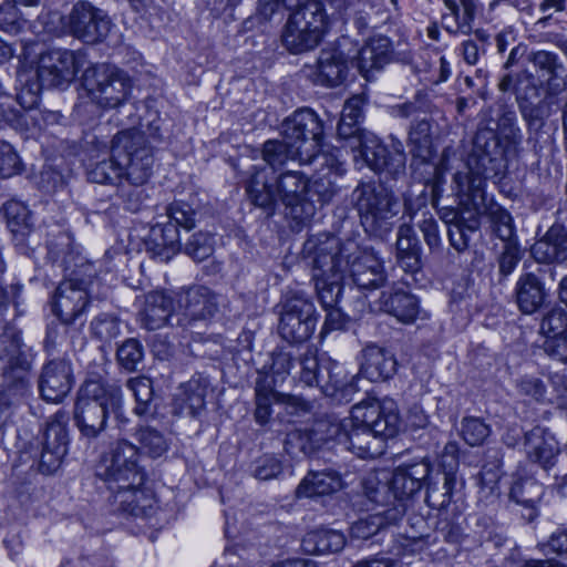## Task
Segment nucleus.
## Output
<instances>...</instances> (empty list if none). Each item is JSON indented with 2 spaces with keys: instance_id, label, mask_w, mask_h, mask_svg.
<instances>
[{
  "instance_id": "nucleus-20",
  "label": "nucleus",
  "mask_w": 567,
  "mask_h": 567,
  "mask_svg": "<svg viewBox=\"0 0 567 567\" xmlns=\"http://www.w3.org/2000/svg\"><path fill=\"white\" fill-rule=\"evenodd\" d=\"M110 27L111 21L106 14L87 1L76 2L69 14V28L72 34L87 43L105 38Z\"/></svg>"
},
{
  "instance_id": "nucleus-41",
  "label": "nucleus",
  "mask_w": 567,
  "mask_h": 567,
  "mask_svg": "<svg viewBox=\"0 0 567 567\" xmlns=\"http://www.w3.org/2000/svg\"><path fill=\"white\" fill-rule=\"evenodd\" d=\"M354 195H358L357 204L359 212L365 216L367 220L371 219L372 225L379 229L388 225L390 199L385 198L382 207H380L377 196L371 190L367 193L364 189L357 188Z\"/></svg>"
},
{
  "instance_id": "nucleus-10",
  "label": "nucleus",
  "mask_w": 567,
  "mask_h": 567,
  "mask_svg": "<svg viewBox=\"0 0 567 567\" xmlns=\"http://www.w3.org/2000/svg\"><path fill=\"white\" fill-rule=\"evenodd\" d=\"M31 360L23 350L21 332L12 327L0 333V375L2 386L24 396L30 389Z\"/></svg>"
},
{
  "instance_id": "nucleus-2",
  "label": "nucleus",
  "mask_w": 567,
  "mask_h": 567,
  "mask_svg": "<svg viewBox=\"0 0 567 567\" xmlns=\"http://www.w3.org/2000/svg\"><path fill=\"white\" fill-rule=\"evenodd\" d=\"M412 449L404 453L392 452V512L403 513L425 487L427 515L413 513L408 516L403 533L392 538V554L404 558L426 553L437 540L461 544L464 536L462 522L466 508L464 486L458 478L460 455L455 443H449L433 464L426 455L410 457Z\"/></svg>"
},
{
  "instance_id": "nucleus-1",
  "label": "nucleus",
  "mask_w": 567,
  "mask_h": 567,
  "mask_svg": "<svg viewBox=\"0 0 567 567\" xmlns=\"http://www.w3.org/2000/svg\"><path fill=\"white\" fill-rule=\"evenodd\" d=\"M522 132L514 112L502 114L494 128L476 131L466 155V172L457 171L451 182L456 206L439 204L435 208L445 225L449 243L457 252L466 251L486 220L492 239L502 243L519 239L511 212L487 192L493 182L501 194L513 192L511 164L518 157Z\"/></svg>"
},
{
  "instance_id": "nucleus-4",
  "label": "nucleus",
  "mask_w": 567,
  "mask_h": 567,
  "mask_svg": "<svg viewBox=\"0 0 567 567\" xmlns=\"http://www.w3.org/2000/svg\"><path fill=\"white\" fill-rule=\"evenodd\" d=\"M432 120L415 121L409 131V144L411 147L410 174L414 183L422 185L417 194L412 189L403 194V217L413 220L416 214L426 208L429 204L437 208L443 198L449 171L447 158L437 162V150L434 144Z\"/></svg>"
},
{
  "instance_id": "nucleus-6",
  "label": "nucleus",
  "mask_w": 567,
  "mask_h": 567,
  "mask_svg": "<svg viewBox=\"0 0 567 567\" xmlns=\"http://www.w3.org/2000/svg\"><path fill=\"white\" fill-rule=\"evenodd\" d=\"M309 178L299 171H287L269 178L265 167H254L246 192L254 205L272 208L277 202L286 214L298 223L309 220L316 213L313 200L308 197Z\"/></svg>"
},
{
  "instance_id": "nucleus-53",
  "label": "nucleus",
  "mask_w": 567,
  "mask_h": 567,
  "mask_svg": "<svg viewBox=\"0 0 567 567\" xmlns=\"http://www.w3.org/2000/svg\"><path fill=\"white\" fill-rule=\"evenodd\" d=\"M337 192L336 181L329 175L317 174L312 179H309L308 195L317 196V200L321 205L330 203Z\"/></svg>"
},
{
  "instance_id": "nucleus-11",
  "label": "nucleus",
  "mask_w": 567,
  "mask_h": 567,
  "mask_svg": "<svg viewBox=\"0 0 567 567\" xmlns=\"http://www.w3.org/2000/svg\"><path fill=\"white\" fill-rule=\"evenodd\" d=\"M508 447H523L529 463L549 473L558 463L561 453L560 442L547 426L535 425L529 431L511 427L504 435Z\"/></svg>"
},
{
  "instance_id": "nucleus-60",
  "label": "nucleus",
  "mask_w": 567,
  "mask_h": 567,
  "mask_svg": "<svg viewBox=\"0 0 567 567\" xmlns=\"http://www.w3.org/2000/svg\"><path fill=\"white\" fill-rule=\"evenodd\" d=\"M533 65L535 66L537 75L553 80L557 75L559 64V56L551 51H536L532 58Z\"/></svg>"
},
{
  "instance_id": "nucleus-8",
  "label": "nucleus",
  "mask_w": 567,
  "mask_h": 567,
  "mask_svg": "<svg viewBox=\"0 0 567 567\" xmlns=\"http://www.w3.org/2000/svg\"><path fill=\"white\" fill-rule=\"evenodd\" d=\"M112 152L122 162L124 179L131 185L142 186L150 179L154 155L144 133L135 128L118 132L112 140Z\"/></svg>"
},
{
  "instance_id": "nucleus-57",
  "label": "nucleus",
  "mask_w": 567,
  "mask_h": 567,
  "mask_svg": "<svg viewBox=\"0 0 567 567\" xmlns=\"http://www.w3.org/2000/svg\"><path fill=\"white\" fill-rule=\"evenodd\" d=\"M93 334L102 341H111L121 333L120 321L115 316L102 313L91 322Z\"/></svg>"
},
{
  "instance_id": "nucleus-64",
  "label": "nucleus",
  "mask_w": 567,
  "mask_h": 567,
  "mask_svg": "<svg viewBox=\"0 0 567 567\" xmlns=\"http://www.w3.org/2000/svg\"><path fill=\"white\" fill-rule=\"evenodd\" d=\"M22 171V163L13 147L0 141V177L9 178Z\"/></svg>"
},
{
  "instance_id": "nucleus-34",
  "label": "nucleus",
  "mask_w": 567,
  "mask_h": 567,
  "mask_svg": "<svg viewBox=\"0 0 567 567\" xmlns=\"http://www.w3.org/2000/svg\"><path fill=\"white\" fill-rule=\"evenodd\" d=\"M329 442L327 431L318 430V422L310 431L293 429L287 433L284 447L287 454L292 458H298L301 455H308L319 447L321 443Z\"/></svg>"
},
{
  "instance_id": "nucleus-54",
  "label": "nucleus",
  "mask_w": 567,
  "mask_h": 567,
  "mask_svg": "<svg viewBox=\"0 0 567 567\" xmlns=\"http://www.w3.org/2000/svg\"><path fill=\"white\" fill-rule=\"evenodd\" d=\"M518 390L522 394L529 396L538 403H549L554 395V386L551 385L550 395H547V386L545 382L537 377L524 375L518 382Z\"/></svg>"
},
{
  "instance_id": "nucleus-42",
  "label": "nucleus",
  "mask_w": 567,
  "mask_h": 567,
  "mask_svg": "<svg viewBox=\"0 0 567 567\" xmlns=\"http://www.w3.org/2000/svg\"><path fill=\"white\" fill-rule=\"evenodd\" d=\"M68 422L69 416L63 411L56 412L50 419L44 432L43 447L49 450L61 447L62 454H66L69 445Z\"/></svg>"
},
{
  "instance_id": "nucleus-40",
  "label": "nucleus",
  "mask_w": 567,
  "mask_h": 567,
  "mask_svg": "<svg viewBox=\"0 0 567 567\" xmlns=\"http://www.w3.org/2000/svg\"><path fill=\"white\" fill-rule=\"evenodd\" d=\"M361 373L372 382L386 381V348L369 344L362 351Z\"/></svg>"
},
{
  "instance_id": "nucleus-14",
  "label": "nucleus",
  "mask_w": 567,
  "mask_h": 567,
  "mask_svg": "<svg viewBox=\"0 0 567 567\" xmlns=\"http://www.w3.org/2000/svg\"><path fill=\"white\" fill-rule=\"evenodd\" d=\"M354 246L350 243L340 247L334 236L309 238L303 246V252L311 259L312 278L317 279H342V272L350 267L344 259V252Z\"/></svg>"
},
{
  "instance_id": "nucleus-27",
  "label": "nucleus",
  "mask_w": 567,
  "mask_h": 567,
  "mask_svg": "<svg viewBox=\"0 0 567 567\" xmlns=\"http://www.w3.org/2000/svg\"><path fill=\"white\" fill-rule=\"evenodd\" d=\"M259 6L262 14L265 16L274 14L278 11L280 6L288 10L295 9L292 13H300L303 16V20L307 23H312L316 19L317 27L315 31L316 33H319L320 38L323 35L327 25V14L322 2L319 0H307L305 3H301V0H259Z\"/></svg>"
},
{
  "instance_id": "nucleus-56",
  "label": "nucleus",
  "mask_w": 567,
  "mask_h": 567,
  "mask_svg": "<svg viewBox=\"0 0 567 567\" xmlns=\"http://www.w3.org/2000/svg\"><path fill=\"white\" fill-rule=\"evenodd\" d=\"M503 244L504 247L498 257V270L502 276L507 277L513 274L522 259V245L519 239Z\"/></svg>"
},
{
  "instance_id": "nucleus-62",
  "label": "nucleus",
  "mask_w": 567,
  "mask_h": 567,
  "mask_svg": "<svg viewBox=\"0 0 567 567\" xmlns=\"http://www.w3.org/2000/svg\"><path fill=\"white\" fill-rule=\"evenodd\" d=\"M385 523V517L381 514L370 515L351 526V536L357 539H368L378 535L384 528Z\"/></svg>"
},
{
  "instance_id": "nucleus-48",
  "label": "nucleus",
  "mask_w": 567,
  "mask_h": 567,
  "mask_svg": "<svg viewBox=\"0 0 567 567\" xmlns=\"http://www.w3.org/2000/svg\"><path fill=\"white\" fill-rule=\"evenodd\" d=\"M7 224L13 234L24 236L30 228V212L24 204L9 200L3 205Z\"/></svg>"
},
{
  "instance_id": "nucleus-22",
  "label": "nucleus",
  "mask_w": 567,
  "mask_h": 567,
  "mask_svg": "<svg viewBox=\"0 0 567 567\" xmlns=\"http://www.w3.org/2000/svg\"><path fill=\"white\" fill-rule=\"evenodd\" d=\"M72 385V368L66 360L55 359L43 365L39 377V390L43 400L60 403L69 394Z\"/></svg>"
},
{
  "instance_id": "nucleus-37",
  "label": "nucleus",
  "mask_w": 567,
  "mask_h": 567,
  "mask_svg": "<svg viewBox=\"0 0 567 567\" xmlns=\"http://www.w3.org/2000/svg\"><path fill=\"white\" fill-rule=\"evenodd\" d=\"M153 246L150 250L161 261H168L179 250V233L176 225L166 223L156 225L151 230Z\"/></svg>"
},
{
  "instance_id": "nucleus-29",
  "label": "nucleus",
  "mask_w": 567,
  "mask_h": 567,
  "mask_svg": "<svg viewBox=\"0 0 567 567\" xmlns=\"http://www.w3.org/2000/svg\"><path fill=\"white\" fill-rule=\"evenodd\" d=\"M300 13H291L286 24L282 39L286 48L292 53L311 50L321 41L319 33L315 31L317 20L307 27Z\"/></svg>"
},
{
  "instance_id": "nucleus-9",
  "label": "nucleus",
  "mask_w": 567,
  "mask_h": 567,
  "mask_svg": "<svg viewBox=\"0 0 567 567\" xmlns=\"http://www.w3.org/2000/svg\"><path fill=\"white\" fill-rule=\"evenodd\" d=\"M82 86L90 101L101 109L122 105L131 92L130 78L117 66L107 63L86 68Z\"/></svg>"
},
{
  "instance_id": "nucleus-23",
  "label": "nucleus",
  "mask_w": 567,
  "mask_h": 567,
  "mask_svg": "<svg viewBox=\"0 0 567 567\" xmlns=\"http://www.w3.org/2000/svg\"><path fill=\"white\" fill-rule=\"evenodd\" d=\"M530 255L535 265H567V226L556 220L530 247Z\"/></svg>"
},
{
  "instance_id": "nucleus-61",
  "label": "nucleus",
  "mask_w": 567,
  "mask_h": 567,
  "mask_svg": "<svg viewBox=\"0 0 567 567\" xmlns=\"http://www.w3.org/2000/svg\"><path fill=\"white\" fill-rule=\"evenodd\" d=\"M518 109L525 121L527 131L537 134L545 124L542 106L535 102L529 103L525 96L518 95Z\"/></svg>"
},
{
  "instance_id": "nucleus-47",
  "label": "nucleus",
  "mask_w": 567,
  "mask_h": 567,
  "mask_svg": "<svg viewBox=\"0 0 567 567\" xmlns=\"http://www.w3.org/2000/svg\"><path fill=\"white\" fill-rule=\"evenodd\" d=\"M433 102L426 90H416L412 101H405L400 104L392 105V115L401 118L416 116L420 113L431 112Z\"/></svg>"
},
{
  "instance_id": "nucleus-36",
  "label": "nucleus",
  "mask_w": 567,
  "mask_h": 567,
  "mask_svg": "<svg viewBox=\"0 0 567 567\" xmlns=\"http://www.w3.org/2000/svg\"><path fill=\"white\" fill-rule=\"evenodd\" d=\"M262 159L274 171L282 167L288 161L298 159L301 164L308 161L306 151H301L285 137L282 141L269 140L262 146Z\"/></svg>"
},
{
  "instance_id": "nucleus-24",
  "label": "nucleus",
  "mask_w": 567,
  "mask_h": 567,
  "mask_svg": "<svg viewBox=\"0 0 567 567\" xmlns=\"http://www.w3.org/2000/svg\"><path fill=\"white\" fill-rule=\"evenodd\" d=\"M540 333L545 337V352L554 360L567 362V311L551 308L540 321Z\"/></svg>"
},
{
  "instance_id": "nucleus-17",
  "label": "nucleus",
  "mask_w": 567,
  "mask_h": 567,
  "mask_svg": "<svg viewBox=\"0 0 567 567\" xmlns=\"http://www.w3.org/2000/svg\"><path fill=\"white\" fill-rule=\"evenodd\" d=\"M176 326L186 328L210 319L218 310L217 296L205 286L183 288L175 293Z\"/></svg>"
},
{
  "instance_id": "nucleus-32",
  "label": "nucleus",
  "mask_w": 567,
  "mask_h": 567,
  "mask_svg": "<svg viewBox=\"0 0 567 567\" xmlns=\"http://www.w3.org/2000/svg\"><path fill=\"white\" fill-rule=\"evenodd\" d=\"M349 74V63L339 50H324L318 60L317 78L319 83L327 86L342 84Z\"/></svg>"
},
{
  "instance_id": "nucleus-3",
  "label": "nucleus",
  "mask_w": 567,
  "mask_h": 567,
  "mask_svg": "<svg viewBox=\"0 0 567 567\" xmlns=\"http://www.w3.org/2000/svg\"><path fill=\"white\" fill-rule=\"evenodd\" d=\"M137 449L126 440H120L96 465V477L103 481L118 509L136 517H151L156 511L153 493L144 487L145 472L138 465V453L152 458L164 455L168 443L164 435L150 426H141L135 433Z\"/></svg>"
},
{
  "instance_id": "nucleus-43",
  "label": "nucleus",
  "mask_w": 567,
  "mask_h": 567,
  "mask_svg": "<svg viewBox=\"0 0 567 567\" xmlns=\"http://www.w3.org/2000/svg\"><path fill=\"white\" fill-rule=\"evenodd\" d=\"M87 177L93 183L118 185L124 179L122 162L120 158H115L111 151L109 159L100 161L90 167Z\"/></svg>"
},
{
  "instance_id": "nucleus-50",
  "label": "nucleus",
  "mask_w": 567,
  "mask_h": 567,
  "mask_svg": "<svg viewBox=\"0 0 567 567\" xmlns=\"http://www.w3.org/2000/svg\"><path fill=\"white\" fill-rule=\"evenodd\" d=\"M503 476L502 465L485 463L478 472L480 492L488 496L499 495V482Z\"/></svg>"
},
{
  "instance_id": "nucleus-59",
  "label": "nucleus",
  "mask_w": 567,
  "mask_h": 567,
  "mask_svg": "<svg viewBox=\"0 0 567 567\" xmlns=\"http://www.w3.org/2000/svg\"><path fill=\"white\" fill-rule=\"evenodd\" d=\"M143 347L135 339L124 341L116 352L118 363L130 372L136 370L137 364L143 359Z\"/></svg>"
},
{
  "instance_id": "nucleus-26",
  "label": "nucleus",
  "mask_w": 567,
  "mask_h": 567,
  "mask_svg": "<svg viewBox=\"0 0 567 567\" xmlns=\"http://www.w3.org/2000/svg\"><path fill=\"white\" fill-rule=\"evenodd\" d=\"M389 49L390 39L388 37H373L352 59L351 64L369 81L375 72L382 70L390 62Z\"/></svg>"
},
{
  "instance_id": "nucleus-5",
  "label": "nucleus",
  "mask_w": 567,
  "mask_h": 567,
  "mask_svg": "<svg viewBox=\"0 0 567 567\" xmlns=\"http://www.w3.org/2000/svg\"><path fill=\"white\" fill-rule=\"evenodd\" d=\"M389 424L388 415H381L379 405H354L349 417L318 421V430H326L329 441H334L358 457L375 458L386 450Z\"/></svg>"
},
{
  "instance_id": "nucleus-33",
  "label": "nucleus",
  "mask_w": 567,
  "mask_h": 567,
  "mask_svg": "<svg viewBox=\"0 0 567 567\" xmlns=\"http://www.w3.org/2000/svg\"><path fill=\"white\" fill-rule=\"evenodd\" d=\"M443 18L451 17L460 32L470 34L473 31L477 14L482 13L483 0H442Z\"/></svg>"
},
{
  "instance_id": "nucleus-45",
  "label": "nucleus",
  "mask_w": 567,
  "mask_h": 567,
  "mask_svg": "<svg viewBox=\"0 0 567 567\" xmlns=\"http://www.w3.org/2000/svg\"><path fill=\"white\" fill-rule=\"evenodd\" d=\"M303 164H313L317 167V174H326L331 177L342 175L344 172L340 151L337 148L321 151L318 147L312 152L311 158Z\"/></svg>"
},
{
  "instance_id": "nucleus-46",
  "label": "nucleus",
  "mask_w": 567,
  "mask_h": 567,
  "mask_svg": "<svg viewBox=\"0 0 567 567\" xmlns=\"http://www.w3.org/2000/svg\"><path fill=\"white\" fill-rule=\"evenodd\" d=\"M256 410L255 419L258 423L265 424L271 414V404L279 403V392L275 391L267 380H259L256 384Z\"/></svg>"
},
{
  "instance_id": "nucleus-18",
  "label": "nucleus",
  "mask_w": 567,
  "mask_h": 567,
  "mask_svg": "<svg viewBox=\"0 0 567 567\" xmlns=\"http://www.w3.org/2000/svg\"><path fill=\"white\" fill-rule=\"evenodd\" d=\"M323 126L318 115L310 109L296 111L282 123V135L291 144L306 151L308 161L312 152L320 147Z\"/></svg>"
},
{
  "instance_id": "nucleus-31",
  "label": "nucleus",
  "mask_w": 567,
  "mask_h": 567,
  "mask_svg": "<svg viewBox=\"0 0 567 567\" xmlns=\"http://www.w3.org/2000/svg\"><path fill=\"white\" fill-rule=\"evenodd\" d=\"M346 545L343 533L331 528H317L308 532L301 540V549L309 555L339 553Z\"/></svg>"
},
{
  "instance_id": "nucleus-51",
  "label": "nucleus",
  "mask_w": 567,
  "mask_h": 567,
  "mask_svg": "<svg viewBox=\"0 0 567 567\" xmlns=\"http://www.w3.org/2000/svg\"><path fill=\"white\" fill-rule=\"evenodd\" d=\"M127 388L136 400L135 414L143 416L148 411V404L153 398L152 382L148 378L140 377L128 380Z\"/></svg>"
},
{
  "instance_id": "nucleus-30",
  "label": "nucleus",
  "mask_w": 567,
  "mask_h": 567,
  "mask_svg": "<svg viewBox=\"0 0 567 567\" xmlns=\"http://www.w3.org/2000/svg\"><path fill=\"white\" fill-rule=\"evenodd\" d=\"M544 495V486L533 475L516 472L509 488L511 502L530 511L529 518L538 515L537 504Z\"/></svg>"
},
{
  "instance_id": "nucleus-52",
  "label": "nucleus",
  "mask_w": 567,
  "mask_h": 567,
  "mask_svg": "<svg viewBox=\"0 0 567 567\" xmlns=\"http://www.w3.org/2000/svg\"><path fill=\"white\" fill-rule=\"evenodd\" d=\"M321 368L317 358V351L308 348L300 359L299 381L307 386L320 385Z\"/></svg>"
},
{
  "instance_id": "nucleus-28",
  "label": "nucleus",
  "mask_w": 567,
  "mask_h": 567,
  "mask_svg": "<svg viewBox=\"0 0 567 567\" xmlns=\"http://www.w3.org/2000/svg\"><path fill=\"white\" fill-rule=\"evenodd\" d=\"M342 488L338 472L327 468L309 471L296 488L297 498H320L332 495Z\"/></svg>"
},
{
  "instance_id": "nucleus-25",
  "label": "nucleus",
  "mask_w": 567,
  "mask_h": 567,
  "mask_svg": "<svg viewBox=\"0 0 567 567\" xmlns=\"http://www.w3.org/2000/svg\"><path fill=\"white\" fill-rule=\"evenodd\" d=\"M175 298L163 291H151L144 296L143 305L138 311V322L142 328L154 331L167 323L175 324Z\"/></svg>"
},
{
  "instance_id": "nucleus-63",
  "label": "nucleus",
  "mask_w": 567,
  "mask_h": 567,
  "mask_svg": "<svg viewBox=\"0 0 567 567\" xmlns=\"http://www.w3.org/2000/svg\"><path fill=\"white\" fill-rule=\"evenodd\" d=\"M279 403L284 406L282 416L288 422H295L299 417H303L311 412V404L296 395L279 393Z\"/></svg>"
},
{
  "instance_id": "nucleus-13",
  "label": "nucleus",
  "mask_w": 567,
  "mask_h": 567,
  "mask_svg": "<svg viewBox=\"0 0 567 567\" xmlns=\"http://www.w3.org/2000/svg\"><path fill=\"white\" fill-rule=\"evenodd\" d=\"M547 277H554L553 267L524 262L513 289V300L522 315H535L550 303Z\"/></svg>"
},
{
  "instance_id": "nucleus-38",
  "label": "nucleus",
  "mask_w": 567,
  "mask_h": 567,
  "mask_svg": "<svg viewBox=\"0 0 567 567\" xmlns=\"http://www.w3.org/2000/svg\"><path fill=\"white\" fill-rule=\"evenodd\" d=\"M424 312L419 296L398 289L392 282V318L403 324H413Z\"/></svg>"
},
{
  "instance_id": "nucleus-49",
  "label": "nucleus",
  "mask_w": 567,
  "mask_h": 567,
  "mask_svg": "<svg viewBox=\"0 0 567 567\" xmlns=\"http://www.w3.org/2000/svg\"><path fill=\"white\" fill-rule=\"evenodd\" d=\"M491 434V426L478 416H465L462 421L461 437L474 447L482 445Z\"/></svg>"
},
{
  "instance_id": "nucleus-35",
  "label": "nucleus",
  "mask_w": 567,
  "mask_h": 567,
  "mask_svg": "<svg viewBox=\"0 0 567 567\" xmlns=\"http://www.w3.org/2000/svg\"><path fill=\"white\" fill-rule=\"evenodd\" d=\"M347 265H350L349 271L359 288L374 291L385 281V277L379 270L378 261L370 257L351 260L350 256H347Z\"/></svg>"
},
{
  "instance_id": "nucleus-21",
  "label": "nucleus",
  "mask_w": 567,
  "mask_h": 567,
  "mask_svg": "<svg viewBox=\"0 0 567 567\" xmlns=\"http://www.w3.org/2000/svg\"><path fill=\"white\" fill-rule=\"evenodd\" d=\"M393 249L396 267L401 268L406 277L416 282V276L423 268V245L412 224L404 223L399 226L396 240L392 244Z\"/></svg>"
},
{
  "instance_id": "nucleus-44",
  "label": "nucleus",
  "mask_w": 567,
  "mask_h": 567,
  "mask_svg": "<svg viewBox=\"0 0 567 567\" xmlns=\"http://www.w3.org/2000/svg\"><path fill=\"white\" fill-rule=\"evenodd\" d=\"M499 87L503 91H513L517 103L518 95L525 96L529 103H534L539 99V87L535 83V78L533 74H518L516 78L512 76L511 74H506L502 78Z\"/></svg>"
},
{
  "instance_id": "nucleus-19",
  "label": "nucleus",
  "mask_w": 567,
  "mask_h": 567,
  "mask_svg": "<svg viewBox=\"0 0 567 567\" xmlns=\"http://www.w3.org/2000/svg\"><path fill=\"white\" fill-rule=\"evenodd\" d=\"M359 123L340 117L338 124V135L343 140L350 141L352 150H359L367 165L374 172H383L389 165V153L381 144L378 136L370 132H363L358 126Z\"/></svg>"
},
{
  "instance_id": "nucleus-12",
  "label": "nucleus",
  "mask_w": 567,
  "mask_h": 567,
  "mask_svg": "<svg viewBox=\"0 0 567 567\" xmlns=\"http://www.w3.org/2000/svg\"><path fill=\"white\" fill-rule=\"evenodd\" d=\"M317 320L316 308L309 297L299 290L289 291L282 303L278 331L286 341L301 343L312 336Z\"/></svg>"
},
{
  "instance_id": "nucleus-58",
  "label": "nucleus",
  "mask_w": 567,
  "mask_h": 567,
  "mask_svg": "<svg viewBox=\"0 0 567 567\" xmlns=\"http://www.w3.org/2000/svg\"><path fill=\"white\" fill-rule=\"evenodd\" d=\"M167 215L171 219L169 223L176 225V227H182L186 230H190L195 227L196 224V212L185 202H174L167 208Z\"/></svg>"
},
{
  "instance_id": "nucleus-39",
  "label": "nucleus",
  "mask_w": 567,
  "mask_h": 567,
  "mask_svg": "<svg viewBox=\"0 0 567 567\" xmlns=\"http://www.w3.org/2000/svg\"><path fill=\"white\" fill-rule=\"evenodd\" d=\"M206 384L199 379H192L183 384L175 394V404L183 412L196 416L205 406Z\"/></svg>"
},
{
  "instance_id": "nucleus-7",
  "label": "nucleus",
  "mask_w": 567,
  "mask_h": 567,
  "mask_svg": "<svg viewBox=\"0 0 567 567\" xmlns=\"http://www.w3.org/2000/svg\"><path fill=\"white\" fill-rule=\"evenodd\" d=\"M122 390L115 383L86 380L78 392L73 420L82 437L97 439L107 425L109 413L121 417Z\"/></svg>"
},
{
  "instance_id": "nucleus-16",
  "label": "nucleus",
  "mask_w": 567,
  "mask_h": 567,
  "mask_svg": "<svg viewBox=\"0 0 567 567\" xmlns=\"http://www.w3.org/2000/svg\"><path fill=\"white\" fill-rule=\"evenodd\" d=\"M82 55L65 49H50L38 61L37 78L47 89L68 86L82 65Z\"/></svg>"
},
{
  "instance_id": "nucleus-55",
  "label": "nucleus",
  "mask_w": 567,
  "mask_h": 567,
  "mask_svg": "<svg viewBox=\"0 0 567 567\" xmlns=\"http://www.w3.org/2000/svg\"><path fill=\"white\" fill-rule=\"evenodd\" d=\"M184 251L195 261H203L214 251L213 237L205 233H196L185 244Z\"/></svg>"
},
{
  "instance_id": "nucleus-15",
  "label": "nucleus",
  "mask_w": 567,
  "mask_h": 567,
  "mask_svg": "<svg viewBox=\"0 0 567 567\" xmlns=\"http://www.w3.org/2000/svg\"><path fill=\"white\" fill-rule=\"evenodd\" d=\"M90 284L71 278L62 281L54 293L52 311L63 324L82 326L90 306Z\"/></svg>"
}]
</instances>
